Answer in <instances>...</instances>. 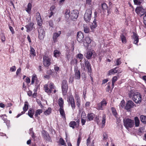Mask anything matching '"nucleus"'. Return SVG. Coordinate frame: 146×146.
Here are the masks:
<instances>
[{"mask_svg": "<svg viewBox=\"0 0 146 146\" xmlns=\"http://www.w3.org/2000/svg\"><path fill=\"white\" fill-rule=\"evenodd\" d=\"M123 122L125 127L127 129L133 127L134 125V120L130 119H125Z\"/></svg>", "mask_w": 146, "mask_h": 146, "instance_id": "1", "label": "nucleus"}, {"mask_svg": "<svg viewBox=\"0 0 146 146\" xmlns=\"http://www.w3.org/2000/svg\"><path fill=\"white\" fill-rule=\"evenodd\" d=\"M44 88L46 92L50 94L51 93L52 90L55 88V86L53 83H50L44 85Z\"/></svg>", "mask_w": 146, "mask_h": 146, "instance_id": "2", "label": "nucleus"}, {"mask_svg": "<svg viewBox=\"0 0 146 146\" xmlns=\"http://www.w3.org/2000/svg\"><path fill=\"white\" fill-rule=\"evenodd\" d=\"M92 8H91L87 9L84 15V18L86 22H89L91 20L92 17Z\"/></svg>", "mask_w": 146, "mask_h": 146, "instance_id": "3", "label": "nucleus"}, {"mask_svg": "<svg viewBox=\"0 0 146 146\" xmlns=\"http://www.w3.org/2000/svg\"><path fill=\"white\" fill-rule=\"evenodd\" d=\"M61 87L63 95H66L68 90V83L66 80H64L62 81Z\"/></svg>", "mask_w": 146, "mask_h": 146, "instance_id": "4", "label": "nucleus"}, {"mask_svg": "<svg viewBox=\"0 0 146 146\" xmlns=\"http://www.w3.org/2000/svg\"><path fill=\"white\" fill-rule=\"evenodd\" d=\"M133 99L136 103L140 104L141 101V95L138 92H135Z\"/></svg>", "mask_w": 146, "mask_h": 146, "instance_id": "5", "label": "nucleus"}, {"mask_svg": "<svg viewBox=\"0 0 146 146\" xmlns=\"http://www.w3.org/2000/svg\"><path fill=\"white\" fill-rule=\"evenodd\" d=\"M133 106L136 107L135 104L131 100H129L127 101L125 108L127 111H129Z\"/></svg>", "mask_w": 146, "mask_h": 146, "instance_id": "6", "label": "nucleus"}, {"mask_svg": "<svg viewBox=\"0 0 146 146\" xmlns=\"http://www.w3.org/2000/svg\"><path fill=\"white\" fill-rule=\"evenodd\" d=\"M67 101L69 105L70 104L72 109L75 108V104L74 100L72 96H70L67 98Z\"/></svg>", "mask_w": 146, "mask_h": 146, "instance_id": "7", "label": "nucleus"}, {"mask_svg": "<svg viewBox=\"0 0 146 146\" xmlns=\"http://www.w3.org/2000/svg\"><path fill=\"white\" fill-rule=\"evenodd\" d=\"M107 102L105 99H103L98 104L97 109L98 110H103V107L106 106Z\"/></svg>", "mask_w": 146, "mask_h": 146, "instance_id": "8", "label": "nucleus"}, {"mask_svg": "<svg viewBox=\"0 0 146 146\" xmlns=\"http://www.w3.org/2000/svg\"><path fill=\"white\" fill-rule=\"evenodd\" d=\"M38 38L41 40H43L45 35V32L43 29L39 28L38 29Z\"/></svg>", "mask_w": 146, "mask_h": 146, "instance_id": "9", "label": "nucleus"}, {"mask_svg": "<svg viewBox=\"0 0 146 146\" xmlns=\"http://www.w3.org/2000/svg\"><path fill=\"white\" fill-rule=\"evenodd\" d=\"M78 11L76 10L72 11L70 15V18L73 20L75 21L78 17Z\"/></svg>", "mask_w": 146, "mask_h": 146, "instance_id": "10", "label": "nucleus"}, {"mask_svg": "<svg viewBox=\"0 0 146 146\" xmlns=\"http://www.w3.org/2000/svg\"><path fill=\"white\" fill-rule=\"evenodd\" d=\"M43 59V64L45 66L48 67L50 65V59L48 57L44 56Z\"/></svg>", "mask_w": 146, "mask_h": 146, "instance_id": "11", "label": "nucleus"}, {"mask_svg": "<svg viewBox=\"0 0 146 146\" xmlns=\"http://www.w3.org/2000/svg\"><path fill=\"white\" fill-rule=\"evenodd\" d=\"M84 64L86 67L88 69V74L90 75L92 72L91 64L88 60H85Z\"/></svg>", "mask_w": 146, "mask_h": 146, "instance_id": "12", "label": "nucleus"}, {"mask_svg": "<svg viewBox=\"0 0 146 146\" xmlns=\"http://www.w3.org/2000/svg\"><path fill=\"white\" fill-rule=\"evenodd\" d=\"M36 15L37 24L39 26H40L42 25V20L40 14L39 13L37 12L36 13Z\"/></svg>", "mask_w": 146, "mask_h": 146, "instance_id": "13", "label": "nucleus"}, {"mask_svg": "<svg viewBox=\"0 0 146 146\" xmlns=\"http://www.w3.org/2000/svg\"><path fill=\"white\" fill-rule=\"evenodd\" d=\"M91 41L90 38L88 36L86 37L85 39L83 40L84 45L85 47H87L88 44H90Z\"/></svg>", "mask_w": 146, "mask_h": 146, "instance_id": "14", "label": "nucleus"}, {"mask_svg": "<svg viewBox=\"0 0 146 146\" xmlns=\"http://www.w3.org/2000/svg\"><path fill=\"white\" fill-rule=\"evenodd\" d=\"M84 37L83 34L81 32L79 31L77 33V40L80 42H83V39Z\"/></svg>", "mask_w": 146, "mask_h": 146, "instance_id": "15", "label": "nucleus"}, {"mask_svg": "<svg viewBox=\"0 0 146 146\" xmlns=\"http://www.w3.org/2000/svg\"><path fill=\"white\" fill-rule=\"evenodd\" d=\"M34 25V23H33L31 22L29 23L28 25L26 26V27L27 29V31L29 32L31 31L33 29V26Z\"/></svg>", "mask_w": 146, "mask_h": 146, "instance_id": "16", "label": "nucleus"}, {"mask_svg": "<svg viewBox=\"0 0 146 146\" xmlns=\"http://www.w3.org/2000/svg\"><path fill=\"white\" fill-rule=\"evenodd\" d=\"M133 39L134 43L135 44H137L139 40L138 36L136 33L133 32Z\"/></svg>", "mask_w": 146, "mask_h": 146, "instance_id": "17", "label": "nucleus"}, {"mask_svg": "<svg viewBox=\"0 0 146 146\" xmlns=\"http://www.w3.org/2000/svg\"><path fill=\"white\" fill-rule=\"evenodd\" d=\"M93 52V51H91V50H88L84 55L88 59H91L92 55Z\"/></svg>", "mask_w": 146, "mask_h": 146, "instance_id": "18", "label": "nucleus"}, {"mask_svg": "<svg viewBox=\"0 0 146 146\" xmlns=\"http://www.w3.org/2000/svg\"><path fill=\"white\" fill-rule=\"evenodd\" d=\"M61 34V31H59L58 33H55L53 34V38L54 42H55L57 39V38Z\"/></svg>", "mask_w": 146, "mask_h": 146, "instance_id": "19", "label": "nucleus"}, {"mask_svg": "<svg viewBox=\"0 0 146 146\" xmlns=\"http://www.w3.org/2000/svg\"><path fill=\"white\" fill-rule=\"evenodd\" d=\"M117 68H115L113 69H111L108 72V75H110L113 74L115 73L119 72L118 70H117Z\"/></svg>", "mask_w": 146, "mask_h": 146, "instance_id": "20", "label": "nucleus"}, {"mask_svg": "<svg viewBox=\"0 0 146 146\" xmlns=\"http://www.w3.org/2000/svg\"><path fill=\"white\" fill-rule=\"evenodd\" d=\"M135 11L137 13H140L141 12L144 13L145 10L142 7H139L136 8Z\"/></svg>", "mask_w": 146, "mask_h": 146, "instance_id": "21", "label": "nucleus"}, {"mask_svg": "<svg viewBox=\"0 0 146 146\" xmlns=\"http://www.w3.org/2000/svg\"><path fill=\"white\" fill-rule=\"evenodd\" d=\"M74 77L76 79H79L80 78V73L79 70H76L75 71Z\"/></svg>", "mask_w": 146, "mask_h": 146, "instance_id": "22", "label": "nucleus"}, {"mask_svg": "<svg viewBox=\"0 0 146 146\" xmlns=\"http://www.w3.org/2000/svg\"><path fill=\"white\" fill-rule=\"evenodd\" d=\"M94 117V114L93 113H88L87 114V117L89 121H90L93 119Z\"/></svg>", "mask_w": 146, "mask_h": 146, "instance_id": "23", "label": "nucleus"}, {"mask_svg": "<svg viewBox=\"0 0 146 146\" xmlns=\"http://www.w3.org/2000/svg\"><path fill=\"white\" fill-rule=\"evenodd\" d=\"M59 111L61 115L62 116V117L64 119H65V114L63 108H60L59 109Z\"/></svg>", "mask_w": 146, "mask_h": 146, "instance_id": "24", "label": "nucleus"}, {"mask_svg": "<svg viewBox=\"0 0 146 146\" xmlns=\"http://www.w3.org/2000/svg\"><path fill=\"white\" fill-rule=\"evenodd\" d=\"M76 104L78 108H79V109H80L81 102L80 98L78 96H76Z\"/></svg>", "mask_w": 146, "mask_h": 146, "instance_id": "25", "label": "nucleus"}, {"mask_svg": "<svg viewBox=\"0 0 146 146\" xmlns=\"http://www.w3.org/2000/svg\"><path fill=\"white\" fill-rule=\"evenodd\" d=\"M70 11L69 10L66 9L65 10L64 15L66 18L67 19H68L70 17Z\"/></svg>", "mask_w": 146, "mask_h": 146, "instance_id": "26", "label": "nucleus"}, {"mask_svg": "<svg viewBox=\"0 0 146 146\" xmlns=\"http://www.w3.org/2000/svg\"><path fill=\"white\" fill-rule=\"evenodd\" d=\"M30 55L31 56L33 57L36 56V52L35 49L32 47L30 46Z\"/></svg>", "mask_w": 146, "mask_h": 146, "instance_id": "27", "label": "nucleus"}, {"mask_svg": "<svg viewBox=\"0 0 146 146\" xmlns=\"http://www.w3.org/2000/svg\"><path fill=\"white\" fill-rule=\"evenodd\" d=\"M140 119L141 121L144 124L146 123V116L144 115H141L140 117Z\"/></svg>", "mask_w": 146, "mask_h": 146, "instance_id": "28", "label": "nucleus"}, {"mask_svg": "<svg viewBox=\"0 0 146 146\" xmlns=\"http://www.w3.org/2000/svg\"><path fill=\"white\" fill-rule=\"evenodd\" d=\"M134 120L135 122V126L137 127L139 126L140 125V121L138 117H136L134 118Z\"/></svg>", "mask_w": 146, "mask_h": 146, "instance_id": "29", "label": "nucleus"}, {"mask_svg": "<svg viewBox=\"0 0 146 146\" xmlns=\"http://www.w3.org/2000/svg\"><path fill=\"white\" fill-rule=\"evenodd\" d=\"M96 19H94L93 22L92 24V25L91 26V28L92 31H93V29L95 28L97 26V25L96 22Z\"/></svg>", "mask_w": 146, "mask_h": 146, "instance_id": "30", "label": "nucleus"}, {"mask_svg": "<svg viewBox=\"0 0 146 146\" xmlns=\"http://www.w3.org/2000/svg\"><path fill=\"white\" fill-rule=\"evenodd\" d=\"M64 101L62 98H60L58 100V104L60 108H63Z\"/></svg>", "mask_w": 146, "mask_h": 146, "instance_id": "31", "label": "nucleus"}, {"mask_svg": "<svg viewBox=\"0 0 146 146\" xmlns=\"http://www.w3.org/2000/svg\"><path fill=\"white\" fill-rule=\"evenodd\" d=\"M31 8L32 5L30 3H29L27 5V7L26 9V11L28 13H30Z\"/></svg>", "mask_w": 146, "mask_h": 146, "instance_id": "32", "label": "nucleus"}, {"mask_svg": "<svg viewBox=\"0 0 146 146\" xmlns=\"http://www.w3.org/2000/svg\"><path fill=\"white\" fill-rule=\"evenodd\" d=\"M34 114V110H30L28 112L29 116L31 118H33V115Z\"/></svg>", "mask_w": 146, "mask_h": 146, "instance_id": "33", "label": "nucleus"}, {"mask_svg": "<svg viewBox=\"0 0 146 146\" xmlns=\"http://www.w3.org/2000/svg\"><path fill=\"white\" fill-rule=\"evenodd\" d=\"M73 57V56L71 52H66V58L68 60H69L71 58H72Z\"/></svg>", "mask_w": 146, "mask_h": 146, "instance_id": "34", "label": "nucleus"}, {"mask_svg": "<svg viewBox=\"0 0 146 146\" xmlns=\"http://www.w3.org/2000/svg\"><path fill=\"white\" fill-rule=\"evenodd\" d=\"M120 37L122 42L123 43H125L126 42V39L124 35L122 34L121 35Z\"/></svg>", "mask_w": 146, "mask_h": 146, "instance_id": "35", "label": "nucleus"}, {"mask_svg": "<svg viewBox=\"0 0 146 146\" xmlns=\"http://www.w3.org/2000/svg\"><path fill=\"white\" fill-rule=\"evenodd\" d=\"M106 123V115L105 114H103L102 120V127H103L105 125Z\"/></svg>", "mask_w": 146, "mask_h": 146, "instance_id": "36", "label": "nucleus"}, {"mask_svg": "<svg viewBox=\"0 0 146 146\" xmlns=\"http://www.w3.org/2000/svg\"><path fill=\"white\" fill-rule=\"evenodd\" d=\"M29 134L31 135L32 138L34 139L36 136L35 135V133L33 131V128H31L29 129Z\"/></svg>", "mask_w": 146, "mask_h": 146, "instance_id": "37", "label": "nucleus"}, {"mask_svg": "<svg viewBox=\"0 0 146 146\" xmlns=\"http://www.w3.org/2000/svg\"><path fill=\"white\" fill-rule=\"evenodd\" d=\"M121 63V58H118L116 59L114 66H118L120 65Z\"/></svg>", "mask_w": 146, "mask_h": 146, "instance_id": "38", "label": "nucleus"}, {"mask_svg": "<svg viewBox=\"0 0 146 146\" xmlns=\"http://www.w3.org/2000/svg\"><path fill=\"white\" fill-rule=\"evenodd\" d=\"M28 108V103L27 102H25L24 106L23 107V110H24L23 111L25 112V111H26Z\"/></svg>", "mask_w": 146, "mask_h": 146, "instance_id": "39", "label": "nucleus"}, {"mask_svg": "<svg viewBox=\"0 0 146 146\" xmlns=\"http://www.w3.org/2000/svg\"><path fill=\"white\" fill-rule=\"evenodd\" d=\"M76 125V123L74 121H72L70 122L69 124V126L72 128L73 129L74 128V126Z\"/></svg>", "mask_w": 146, "mask_h": 146, "instance_id": "40", "label": "nucleus"}, {"mask_svg": "<svg viewBox=\"0 0 146 146\" xmlns=\"http://www.w3.org/2000/svg\"><path fill=\"white\" fill-rule=\"evenodd\" d=\"M51 111V109L50 108H48V110H46L44 112V113L45 115H47L49 114Z\"/></svg>", "mask_w": 146, "mask_h": 146, "instance_id": "41", "label": "nucleus"}, {"mask_svg": "<svg viewBox=\"0 0 146 146\" xmlns=\"http://www.w3.org/2000/svg\"><path fill=\"white\" fill-rule=\"evenodd\" d=\"M60 54V52L58 50H55L54 51V56L56 57H58Z\"/></svg>", "mask_w": 146, "mask_h": 146, "instance_id": "42", "label": "nucleus"}, {"mask_svg": "<svg viewBox=\"0 0 146 146\" xmlns=\"http://www.w3.org/2000/svg\"><path fill=\"white\" fill-rule=\"evenodd\" d=\"M135 92H134L132 90L130 91L128 93L129 97L131 98H133V96L135 95Z\"/></svg>", "mask_w": 146, "mask_h": 146, "instance_id": "43", "label": "nucleus"}, {"mask_svg": "<svg viewBox=\"0 0 146 146\" xmlns=\"http://www.w3.org/2000/svg\"><path fill=\"white\" fill-rule=\"evenodd\" d=\"M111 110L113 115L115 117H117V114L115 109L114 108L112 107L111 108Z\"/></svg>", "mask_w": 146, "mask_h": 146, "instance_id": "44", "label": "nucleus"}, {"mask_svg": "<svg viewBox=\"0 0 146 146\" xmlns=\"http://www.w3.org/2000/svg\"><path fill=\"white\" fill-rule=\"evenodd\" d=\"M42 112V111L41 109H39L36 110L35 116L37 117L38 115H40L41 113Z\"/></svg>", "mask_w": 146, "mask_h": 146, "instance_id": "45", "label": "nucleus"}, {"mask_svg": "<svg viewBox=\"0 0 146 146\" xmlns=\"http://www.w3.org/2000/svg\"><path fill=\"white\" fill-rule=\"evenodd\" d=\"M125 105V102L124 100L121 101L119 105V107L120 108H123Z\"/></svg>", "mask_w": 146, "mask_h": 146, "instance_id": "46", "label": "nucleus"}, {"mask_svg": "<svg viewBox=\"0 0 146 146\" xmlns=\"http://www.w3.org/2000/svg\"><path fill=\"white\" fill-rule=\"evenodd\" d=\"M143 0H133L134 4L137 5H140Z\"/></svg>", "mask_w": 146, "mask_h": 146, "instance_id": "47", "label": "nucleus"}, {"mask_svg": "<svg viewBox=\"0 0 146 146\" xmlns=\"http://www.w3.org/2000/svg\"><path fill=\"white\" fill-rule=\"evenodd\" d=\"M102 7L103 10H105L107 9L108 6L105 3H102Z\"/></svg>", "mask_w": 146, "mask_h": 146, "instance_id": "48", "label": "nucleus"}, {"mask_svg": "<svg viewBox=\"0 0 146 146\" xmlns=\"http://www.w3.org/2000/svg\"><path fill=\"white\" fill-rule=\"evenodd\" d=\"M59 142H60V144L62 145H65L66 144L65 143L64 141V140L62 138H60V139Z\"/></svg>", "mask_w": 146, "mask_h": 146, "instance_id": "49", "label": "nucleus"}, {"mask_svg": "<svg viewBox=\"0 0 146 146\" xmlns=\"http://www.w3.org/2000/svg\"><path fill=\"white\" fill-rule=\"evenodd\" d=\"M77 57L79 58L80 59L82 60L83 58V56L82 54L80 53L77 55Z\"/></svg>", "mask_w": 146, "mask_h": 146, "instance_id": "50", "label": "nucleus"}, {"mask_svg": "<svg viewBox=\"0 0 146 146\" xmlns=\"http://www.w3.org/2000/svg\"><path fill=\"white\" fill-rule=\"evenodd\" d=\"M89 29L88 27H84V31L86 33H88L89 32Z\"/></svg>", "mask_w": 146, "mask_h": 146, "instance_id": "51", "label": "nucleus"}, {"mask_svg": "<svg viewBox=\"0 0 146 146\" xmlns=\"http://www.w3.org/2000/svg\"><path fill=\"white\" fill-rule=\"evenodd\" d=\"M81 141V137L80 135H79L77 143V146H79L80 143Z\"/></svg>", "mask_w": 146, "mask_h": 146, "instance_id": "52", "label": "nucleus"}, {"mask_svg": "<svg viewBox=\"0 0 146 146\" xmlns=\"http://www.w3.org/2000/svg\"><path fill=\"white\" fill-rule=\"evenodd\" d=\"M103 140H106L108 138V135L106 133H104L103 134Z\"/></svg>", "mask_w": 146, "mask_h": 146, "instance_id": "53", "label": "nucleus"}, {"mask_svg": "<svg viewBox=\"0 0 146 146\" xmlns=\"http://www.w3.org/2000/svg\"><path fill=\"white\" fill-rule=\"evenodd\" d=\"M86 117V115L84 112L83 111L82 113L81 116V119L85 118Z\"/></svg>", "mask_w": 146, "mask_h": 146, "instance_id": "54", "label": "nucleus"}, {"mask_svg": "<svg viewBox=\"0 0 146 146\" xmlns=\"http://www.w3.org/2000/svg\"><path fill=\"white\" fill-rule=\"evenodd\" d=\"M117 80V76H115L113 77L112 79V82L115 83Z\"/></svg>", "mask_w": 146, "mask_h": 146, "instance_id": "55", "label": "nucleus"}, {"mask_svg": "<svg viewBox=\"0 0 146 146\" xmlns=\"http://www.w3.org/2000/svg\"><path fill=\"white\" fill-rule=\"evenodd\" d=\"M10 70L12 72L15 71L16 70V68L15 66H14L10 68Z\"/></svg>", "mask_w": 146, "mask_h": 146, "instance_id": "56", "label": "nucleus"}, {"mask_svg": "<svg viewBox=\"0 0 146 146\" xmlns=\"http://www.w3.org/2000/svg\"><path fill=\"white\" fill-rule=\"evenodd\" d=\"M9 29L10 31L12 32V34L14 33V31L13 28L12 27L10 26H9Z\"/></svg>", "mask_w": 146, "mask_h": 146, "instance_id": "57", "label": "nucleus"}, {"mask_svg": "<svg viewBox=\"0 0 146 146\" xmlns=\"http://www.w3.org/2000/svg\"><path fill=\"white\" fill-rule=\"evenodd\" d=\"M39 86V85H36L35 86V88L34 89L33 91L35 92H36L37 90V89Z\"/></svg>", "mask_w": 146, "mask_h": 146, "instance_id": "58", "label": "nucleus"}, {"mask_svg": "<svg viewBox=\"0 0 146 146\" xmlns=\"http://www.w3.org/2000/svg\"><path fill=\"white\" fill-rule=\"evenodd\" d=\"M59 68L58 67V66L54 65V70L56 71H58V70H59Z\"/></svg>", "mask_w": 146, "mask_h": 146, "instance_id": "59", "label": "nucleus"}, {"mask_svg": "<svg viewBox=\"0 0 146 146\" xmlns=\"http://www.w3.org/2000/svg\"><path fill=\"white\" fill-rule=\"evenodd\" d=\"M90 143V138L89 137L87 140V145L88 146L89 144Z\"/></svg>", "mask_w": 146, "mask_h": 146, "instance_id": "60", "label": "nucleus"}, {"mask_svg": "<svg viewBox=\"0 0 146 146\" xmlns=\"http://www.w3.org/2000/svg\"><path fill=\"white\" fill-rule=\"evenodd\" d=\"M21 72V68H19L17 70L16 74L17 75H18L19 73H20Z\"/></svg>", "mask_w": 146, "mask_h": 146, "instance_id": "61", "label": "nucleus"}, {"mask_svg": "<svg viewBox=\"0 0 146 146\" xmlns=\"http://www.w3.org/2000/svg\"><path fill=\"white\" fill-rule=\"evenodd\" d=\"M32 92L30 91V90H29V91L28 92H27V94H28V95L29 96H32Z\"/></svg>", "mask_w": 146, "mask_h": 146, "instance_id": "62", "label": "nucleus"}, {"mask_svg": "<svg viewBox=\"0 0 146 146\" xmlns=\"http://www.w3.org/2000/svg\"><path fill=\"white\" fill-rule=\"evenodd\" d=\"M65 0H60L59 1V4L61 5H62L64 2Z\"/></svg>", "mask_w": 146, "mask_h": 146, "instance_id": "63", "label": "nucleus"}, {"mask_svg": "<svg viewBox=\"0 0 146 146\" xmlns=\"http://www.w3.org/2000/svg\"><path fill=\"white\" fill-rule=\"evenodd\" d=\"M26 82L27 83H29L30 82V79L28 77H27L26 79Z\"/></svg>", "mask_w": 146, "mask_h": 146, "instance_id": "64", "label": "nucleus"}]
</instances>
